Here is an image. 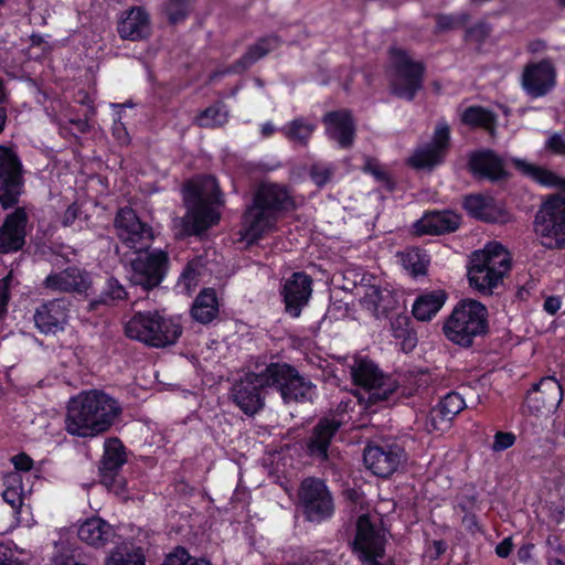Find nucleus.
<instances>
[{
	"instance_id": "774afa93",
	"label": "nucleus",
	"mask_w": 565,
	"mask_h": 565,
	"mask_svg": "<svg viewBox=\"0 0 565 565\" xmlns=\"http://www.w3.org/2000/svg\"><path fill=\"white\" fill-rule=\"evenodd\" d=\"M0 565H28L24 561L13 555L10 548L0 544Z\"/></svg>"
},
{
	"instance_id": "13d9d810",
	"label": "nucleus",
	"mask_w": 565,
	"mask_h": 565,
	"mask_svg": "<svg viewBox=\"0 0 565 565\" xmlns=\"http://www.w3.org/2000/svg\"><path fill=\"white\" fill-rule=\"evenodd\" d=\"M366 170L374 177V179L381 183V185L387 191L393 192L395 190L396 183L391 174L380 168L379 166L367 164Z\"/></svg>"
},
{
	"instance_id": "c85d7f7f",
	"label": "nucleus",
	"mask_w": 565,
	"mask_h": 565,
	"mask_svg": "<svg viewBox=\"0 0 565 565\" xmlns=\"http://www.w3.org/2000/svg\"><path fill=\"white\" fill-rule=\"evenodd\" d=\"M92 281L86 270L68 266L60 273L50 274L44 279L45 288L55 291L85 294Z\"/></svg>"
},
{
	"instance_id": "bb28decb",
	"label": "nucleus",
	"mask_w": 565,
	"mask_h": 565,
	"mask_svg": "<svg viewBox=\"0 0 565 565\" xmlns=\"http://www.w3.org/2000/svg\"><path fill=\"white\" fill-rule=\"evenodd\" d=\"M68 318V307L64 299H53L40 305L33 319L36 329L43 334H55L64 330Z\"/></svg>"
},
{
	"instance_id": "3c124183",
	"label": "nucleus",
	"mask_w": 565,
	"mask_h": 565,
	"mask_svg": "<svg viewBox=\"0 0 565 565\" xmlns=\"http://www.w3.org/2000/svg\"><path fill=\"white\" fill-rule=\"evenodd\" d=\"M492 28L490 23L484 20L478 21L473 25L466 28L463 40L466 42L476 43L479 46L483 45L490 36Z\"/></svg>"
},
{
	"instance_id": "412c9836",
	"label": "nucleus",
	"mask_w": 565,
	"mask_h": 565,
	"mask_svg": "<svg viewBox=\"0 0 565 565\" xmlns=\"http://www.w3.org/2000/svg\"><path fill=\"white\" fill-rule=\"evenodd\" d=\"M524 92L532 98L543 97L556 85V68L550 58L527 63L522 72Z\"/></svg>"
},
{
	"instance_id": "f03ea898",
	"label": "nucleus",
	"mask_w": 565,
	"mask_h": 565,
	"mask_svg": "<svg viewBox=\"0 0 565 565\" xmlns=\"http://www.w3.org/2000/svg\"><path fill=\"white\" fill-rule=\"evenodd\" d=\"M297 209L287 185L264 182L252 195L250 203L241 217V238L247 244H256L265 234L276 230L278 221Z\"/></svg>"
},
{
	"instance_id": "423d86ee",
	"label": "nucleus",
	"mask_w": 565,
	"mask_h": 565,
	"mask_svg": "<svg viewBox=\"0 0 565 565\" xmlns=\"http://www.w3.org/2000/svg\"><path fill=\"white\" fill-rule=\"evenodd\" d=\"M511 269V259L500 243L475 250L468 265L469 286L481 295H491Z\"/></svg>"
},
{
	"instance_id": "bf43d9fd",
	"label": "nucleus",
	"mask_w": 565,
	"mask_h": 565,
	"mask_svg": "<svg viewBox=\"0 0 565 565\" xmlns=\"http://www.w3.org/2000/svg\"><path fill=\"white\" fill-rule=\"evenodd\" d=\"M191 558L189 551L179 545L166 555L162 565H188Z\"/></svg>"
},
{
	"instance_id": "2eb2a0df",
	"label": "nucleus",
	"mask_w": 565,
	"mask_h": 565,
	"mask_svg": "<svg viewBox=\"0 0 565 565\" xmlns=\"http://www.w3.org/2000/svg\"><path fill=\"white\" fill-rule=\"evenodd\" d=\"M386 543L385 535L376 529L367 514L358 518L352 553L363 565L384 558Z\"/></svg>"
},
{
	"instance_id": "1a4fd4ad",
	"label": "nucleus",
	"mask_w": 565,
	"mask_h": 565,
	"mask_svg": "<svg viewBox=\"0 0 565 565\" xmlns=\"http://www.w3.org/2000/svg\"><path fill=\"white\" fill-rule=\"evenodd\" d=\"M259 372L263 383L268 390L277 392L285 404L312 401L317 387L295 365L281 361L269 362Z\"/></svg>"
},
{
	"instance_id": "49530a36",
	"label": "nucleus",
	"mask_w": 565,
	"mask_h": 565,
	"mask_svg": "<svg viewBox=\"0 0 565 565\" xmlns=\"http://www.w3.org/2000/svg\"><path fill=\"white\" fill-rule=\"evenodd\" d=\"M358 405L362 406V408L365 411V403L360 401L359 394H345L341 397L335 408L332 409L331 414L327 417L335 420L341 419L343 426L351 419L350 413H353Z\"/></svg>"
},
{
	"instance_id": "0e129e2a",
	"label": "nucleus",
	"mask_w": 565,
	"mask_h": 565,
	"mask_svg": "<svg viewBox=\"0 0 565 565\" xmlns=\"http://www.w3.org/2000/svg\"><path fill=\"white\" fill-rule=\"evenodd\" d=\"M11 462L15 470L29 472L33 468V459L25 452H19L11 458Z\"/></svg>"
},
{
	"instance_id": "58836bf2",
	"label": "nucleus",
	"mask_w": 565,
	"mask_h": 565,
	"mask_svg": "<svg viewBox=\"0 0 565 565\" xmlns=\"http://www.w3.org/2000/svg\"><path fill=\"white\" fill-rule=\"evenodd\" d=\"M516 167L540 185L546 188H556L565 192V178L559 177L555 172L524 161H518Z\"/></svg>"
},
{
	"instance_id": "7ed1b4c3",
	"label": "nucleus",
	"mask_w": 565,
	"mask_h": 565,
	"mask_svg": "<svg viewBox=\"0 0 565 565\" xmlns=\"http://www.w3.org/2000/svg\"><path fill=\"white\" fill-rule=\"evenodd\" d=\"M183 199L186 213L182 226L186 235L199 236L218 224L224 194L214 175H204L198 183L186 182L183 186Z\"/></svg>"
},
{
	"instance_id": "864d4df0",
	"label": "nucleus",
	"mask_w": 565,
	"mask_h": 565,
	"mask_svg": "<svg viewBox=\"0 0 565 565\" xmlns=\"http://www.w3.org/2000/svg\"><path fill=\"white\" fill-rule=\"evenodd\" d=\"M515 441L516 435L514 433L498 430L493 436L491 450L493 452H502L514 446Z\"/></svg>"
},
{
	"instance_id": "4d7b16f0",
	"label": "nucleus",
	"mask_w": 565,
	"mask_h": 565,
	"mask_svg": "<svg viewBox=\"0 0 565 565\" xmlns=\"http://www.w3.org/2000/svg\"><path fill=\"white\" fill-rule=\"evenodd\" d=\"M106 565H146V559L141 554L118 553L111 555L107 559Z\"/></svg>"
},
{
	"instance_id": "37998d69",
	"label": "nucleus",
	"mask_w": 565,
	"mask_h": 565,
	"mask_svg": "<svg viewBox=\"0 0 565 565\" xmlns=\"http://www.w3.org/2000/svg\"><path fill=\"white\" fill-rule=\"evenodd\" d=\"M225 106L217 102L205 109L201 110L195 118V125L201 128H218L228 121Z\"/></svg>"
},
{
	"instance_id": "603ef678",
	"label": "nucleus",
	"mask_w": 565,
	"mask_h": 565,
	"mask_svg": "<svg viewBox=\"0 0 565 565\" xmlns=\"http://www.w3.org/2000/svg\"><path fill=\"white\" fill-rule=\"evenodd\" d=\"M52 563L53 565H86L76 558V548H73L70 544L56 546Z\"/></svg>"
},
{
	"instance_id": "c03bdc74",
	"label": "nucleus",
	"mask_w": 565,
	"mask_h": 565,
	"mask_svg": "<svg viewBox=\"0 0 565 565\" xmlns=\"http://www.w3.org/2000/svg\"><path fill=\"white\" fill-rule=\"evenodd\" d=\"M445 158L446 153L444 151L427 143L414 153L411 162L417 169H431L443 163Z\"/></svg>"
},
{
	"instance_id": "e433bc0d",
	"label": "nucleus",
	"mask_w": 565,
	"mask_h": 565,
	"mask_svg": "<svg viewBox=\"0 0 565 565\" xmlns=\"http://www.w3.org/2000/svg\"><path fill=\"white\" fill-rule=\"evenodd\" d=\"M316 129L317 125L315 122L303 116H298L286 122L279 131L288 141L306 147Z\"/></svg>"
},
{
	"instance_id": "cd10ccee",
	"label": "nucleus",
	"mask_w": 565,
	"mask_h": 565,
	"mask_svg": "<svg viewBox=\"0 0 565 565\" xmlns=\"http://www.w3.org/2000/svg\"><path fill=\"white\" fill-rule=\"evenodd\" d=\"M461 215L452 210H429L416 222L422 235H443L456 232L461 225Z\"/></svg>"
},
{
	"instance_id": "69168bd1",
	"label": "nucleus",
	"mask_w": 565,
	"mask_h": 565,
	"mask_svg": "<svg viewBox=\"0 0 565 565\" xmlns=\"http://www.w3.org/2000/svg\"><path fill=\"white\" fill-rule=\"evenodd\" d=\"M546 148L554 154L565 156V139L561 135L554 134L547 139Z\"/></svg>"
},
{
	"instance_id": "052dcab7",
	"label": "nucleus",
	"mask_w": 565,
	"mask_h": 565,
	"mask_svg": "<svg viewBox=\"0 0 565 565\" xmlns=\"http://www.w3.org/2000/svg\"><path fill=\"white\" fill-rule=\"evenodd\" d=\"M111 135L115 138V140L120 146H127L130 143V136L127 130V127L121 121V114L116 113V118L114 119L113 126H111Z\"/></svg>"
},
{
	"instance_id": "680f3d73",
	"label": "nucleus",
	"mask_w": 565,
	"mask_h": 565,
	"mask_svg": "<svg viewBox=\"0 0 565 565\" xmlns=\"http://www.w3.org/2000/svg\"><path fill=\"white\" fill-rule=\"evenodd\" d=\"M12 281V275L9 273L6 277L0 279V318L4 317L8 312V306L10 301V286Z\"/></svg>"
},
{
	"instance_id": "72a5a7b5",
	"label": "nucleus",
	"mask_w": 565,
	"mask_h": 565,
	"mask_svg": "<svg viewBox=\"0 0 565 565\" xmlns=\"http://www.w3.org/2000/svg\"><path fill=\"white\" fill-rule=\"evenodd\" d=\"M448 295L443 289L425 291L415 299L412 313L418 321H430L444 307Z\"/></svg>"
},
{
	"instance_id": "f3484780",
	"label": "nucleus",
	"mask_w": 565,
	"mask_h": 565,
	"mask_svg": "<svg viewBox=\"0 0 565 565\" xmlns=\"http://www.w3.org/2000/svg\"><path fill=\"white\" fill-rule=\"evenodd\" d=\"M313 292V279L306 271H294L282 282L279 294L284 303V311L292 319L301 316Z\"/></svg>"
},
{
	"instance_id": "5701e85b",
	"label": "nucleus",
	"mask_w": 565,
	"mask_h": 565,
	"mask_svg": "<svg viewBox=\"0 0 565 565\" xmlns=\"http://www.w3.org/2000/svg\"><path fill=\"white\" fill-rule=\"evenodd\" d=\"M341 427V419L321 417L305 440L306 454L319 462L328 461L331 443Z\"/></svg>"
},
{
	"instance_id": "4c0bfd02",
	"label": "nucleus",
	"mask_w": 565,
	"mask_h": 565,
	"mask_svg": "<svg viewBox=\"0 0 565 565\" xmlns=\"http://www.w3.org/2000/svg\"><path fill=\"white\" fill-rule=\"evenodd\" d=\"M399 256L403 267L413 278L427 275L430 256L425 248L411 246L403 250Z\"/></svg>"
},
{
	"instance_id": "0eeeda50",
	"label": "nucleus",
	"mask_w": 565,
	"mask_h": 565,
	"mask_svg": "<svg viewBox=\"0 0 565 565\" xmlns=\"http://www.w3.org/2000/svg\"><path fill=\"white\" fill-rule=\"evenodd\" d=\"M387 77L391 94L397 98L413 102L424 88L426 64L414 60L403 47L391 46L387 51Z\"/></svg>"
},
{
	"instance_id": "4be33fe9",
	"label": "nucleus",
	"mask_w": 565,
	"mask_h": 565,
	"mask_svg": "<svg viewBox=\"0 0 565 565\" xmlns=\"http://www.w3.org/2000/svg\"><path fill=\"white\" fill-rule=\"evenodd\" d=\"M127 462L126 447L118 437H110L104 443V452L98 467L100 482L109 489H119L120 471Z\"/></svg>"
},
{
	"instance_id": "9b49d317",
	"label": "nucleus",
	"mask_w": 565,
	"mask_h": 565,
	"mask_svg": "<svg viewBox=\"0 0 565 565\" xmlns=\"http://www.w3.org/2000/svg\"><path fill=\"white\" fill-rule=\"evenodd\" d=\"M298 509L305 521L313 524H321L334 515L333 495L324 480L308 477L300 482Z\"/></svg>"
},
{
	"instance_id": "09e8293b",
	"label": "nucleus",
	"mask_w": 565,
	"mask_h": 565,
	"mask_svg": "<svg viewBox=\"0 0 565 565\" xmlns=\"http://www.w3.org/2000/svg\"><path fill=\"white\" fill-rule=\"evenodd\" d=\"M205 271V259L203 256H195L192 259H190L186 265L184 266L181 276L180 281L190 289L191 287H195L199 281L200 277L203 276Z\"/></svg>"
},
{
	"instance_id": "f704fd0d",
	"label": "nucleus",
	"mask_w": 565,
	"mask_h": 565,
	"mask_svg": "<svg viewBox=\"0 0 565 565\" xmlns=\"http://www.w3.org/2000/svg\"><path fill=\"white\" fill-rule=\"evenodd\" d=\"M218 312L220 306L215 289L203 288L193 301L191 317L202 324H207L218 316Z\"/></svg>"
},
{
	"instance_id": "c9c22d12",
	"label": "nucleus",
	"mask_w": 565,
	"mask_h": 565,
	"mask_svg": "<svg viewBox=\"0 0 565 565\" xmlns=\"http://www.w3.org/2000/svg\"><path fill=\"white\" fill-rule=\"evenodd\" d=\"M393 302L392 291L376 285L366 286L361 298L362 307L371 311L375 317L386 316L393 308Z\"/></svg>"
},
{
	"instance_id": "473e14b6",
	"label": "nucleus",
	"mask_w": 565,
	"mask_h": 565,
	"mask_svg": "<svg viewBox=\"0 0 565 565\" xmlns=\"http://www.w3.org/2000/svg\"><path fill=\"white\" fill-rule=\"evenodd\" d=\"M115 529L99 516L86 519L77 530L78 539L94 547H104L115 537Z\"/></svg>"
},
{
	"instance_id": "c756f323",
	"label": "nucleus",
	"mask_w": 565,
	"mask_h": 565,
	"mask_svg": "<svg viewBox=\"0 0 565 565\" xmlns=\"http://www.w3.org/2000/svg\"><path fill=\"white\" fill-rule=\"evenodd\" d=\"M466 407L463 397L451 391L443 396L436 406H434L428 414L427 425L433 430H445L452 419Z\"/></svg>"
},
{
	"instance_id": "20e7f679",
	"label": "nucleus",
	"mask_w": 565,
	"mask_h": 565,
	"mask_svg": "<svg viewBox=\"0 0 565 565\" xmlns=\"http://www.w3.org/2000/svg\"><path fill=\"white\" fill-rule=\"evenodd\" d=\"M488 308L479 300L465 298L452 308L443 324V333L451 343L469 349L477 338L490 331Z\"/></svg>"
},
{
	"instance_id": "393cba45",
	"label": "nucleus",
	"mask_w": 565,
	"mask_h": 565,
	"mask_svg": "<svg viewBox=\"0 0 565 565\" xmlns=\"http://www.w3.org/2000/svg\"><path fill=\"white\" fill-rule=\"evenodd\" d=\"M28 214L18 207L8 214L0 227V254L19 252L25 245Z\"/></svg>"
},
{
	"instance_id": "5fc2aeb1",
	"label": "nucleus",
	"mask_w": 565,
	"mask_h": 565,
	"mask_svg": "<svg viewBox=\"0 0 565 565\" xmlns=\"http://www.w3.org/2000/svg\"><path fill=\"white\" fill-rule=\"evenodd\" d=\"M429 145L440 149L447 154L450 147V128L447 124L438 125L434 131L433 139Z\"/></svg>"
},
{
	"instance_id": "6ab92c4d",
	"label": "nucleus",
	"mask_w": 565,
	"mask_h": 565,
	"mask_svg": "<svg viewBox=\"0 0 565 565\" xmlns=\"http://www.w3.org/2000/svg\"><path fill=\"white\" fill-rule=\"evenodd\" d=\"M267 391L260 372L249 371L234 384L233 402L244 414L253 416L264 408Z\"/></svg>"
},
{
	"instance_id": "a878e982",
	"label": "nucleus",
	"mask_w": 565,
	"mask_h": 565,
	"mask_svg": "<svg viewBox=\"0 0 565 565\" xmlns=\"http://www.w3.org/2000/svg\"><path fill=\"white\" fill-rule=\"evenodd\" d=\"M462 209L470 217L483 223L495 224L508 221V212L492 196L482 193L465 195Z\"/></svg>"
},
{
	"instance_id": "6e6552de",
	"label": "nucleus",
	"mask_w": 565,
	"mask_h": 565,
	"mask_svg": "<svg viewBox=\"0 0 565 565\" xmlns=\"http://www.w3.org/2000/svg\"><path fill=\"white\" fill-rule=\"evenodd\" d=\"M125 335L151 348H166L178 342L182 334L181 323L158 311H138L124 327Z\"/></svg>"
},
{
	"instance_id": "a211bd4d",
	"label": "nucleus",
	"mask_w": 565,
	"mask_h": 565,
	"mask_svg": "<svg viewBox=\"0 0 565 565\" xmlns=\"http://www.w3.org/2000/svg\"><path fill=\"white\" fill-rule=\"evenodd\" d=\"M406 460L405 449L396 443L367 445L363 452L365 467L380 478H390Z\"/></svg>"
},
{
	"instance_id": "338daca9",
	"label": "nucleus",
	"mask_w": 565,
	"mask_h": 565,
	"mask_svg": "<svg viewBox=\"0 0 565 565\" xmlns=\"http://www.w3.org/2000/svg\"><path fill=\"white\" fill-rule=\"evenodd\" d=\"M75 100H76V103H78L87 108L86 114H89L93 116L95 115V113H96L95 100L89 95V93L87 90L79 89L76 94Z\"/></svg>"
},
{
	"instance_id": "2f4dec72",
	"label": "nucleus",
	"mask_w": 565,
	"mask_h": 565,
	"mask_svg": "<svg viewBox=\"0 0 565 565\" xmlns=\"http://www.w3.org/2000/svg\"><path fill=\"white\" fill-rule=\"evenodd\" d=\"M117 31L121 39L140 41L150 36V17L142 7H132L118 22Z\"/></svg>"
},
{
	"instance_id": "a18cd8bd",
	"label": "nucleus",
	"mask_w": 565,
	"mask_h": 565,
	"mask_svg": "<svg viewBox=\"0 0 565 565\" xmlns=\"http://www.w3.org/2000/svg\"><path fill=\"white\" fill-rule=\"evenodd\" d=\"M469 12L438 13L435 15L434 33L439 34L452 30L462 29L470 21Z\"/></svg>"
},
{
	"instance_id": "79ce46f5",
	"label": "nucleus",
	"mask_w": 565,
	"mask_h": 565,
	"mask_svg": "<svg viewBox=\"0 0 565 565\" xmlns=\"http://www.w3.org/2000/svg\"><path fill=\"white\" fill-rule=\"evenodd\" d=\"M461 121L471 128L493 130L497 115L482 106H469L463 110Z\"/></svg>"
},
{
	"instance_id": "de8ad7c7",
	"label": "nucleus",
	"mask_w": 565,
	"mask_h": 565,
	"mask_svg": "<svg viewBox=\"0 0 565 565\" xmlns=\"http://www.w3.org/2000/svg\"><path fill=\"white\" fill-rule=\"evenodd\" d=\"M127 297L125 287L116 279L110 277L106 280L105 287L99 297L92 301V307L95 305H113L116 301L124 300Z\"/></svg>"
},
{
	"instance_id": "dca6fc26",
	"label": "nucleus",
	"mask_w": 565,
	"mask_h": 565,
	"mask_svg": "<svg viewBox=\"0 0 565 565\" xmlns=\"http://www.w3.org/2000/svg\"><path fill=\"white\" fill-rule=\"evenodd\" d=\"M564 398V388L555 375L543 376L527 390L524 407L530 415L555 413Z\"/></svg>"
},
{
	"instance_id": "f257e3e1",
	"label": "nucleus",
	"mask_w": 565,
	"mask_h": 565,
	"mask_svg": "<svg viewBox=\"0 0 565 565\" xmlns=\"http://www.w3.org/2000/svg\"><path fill=\"white\" fill-rule=\"evenodd\" d=\"M122 414L119 401L102 388L83 390L70 398L65 430L76 437L95 438L111 429Z\"/></svg>"
},
{
	"instance_id": "ddd939ff",
	"label": "nucleus",
	"mask_w": 565,
	"mask_h": 565,
	"mask_svg": "<svg viewBox=\"0 0 565 565\" xmlns=\"http://www.w3.org/2000/svg\"><path fill=\"white\" fill-rule=\"evenodd\" d=\"M23 164L18 153L0 145V205L8 210L15 206L24 190Z\"/></svg>"
},
{
	"instance_id": "9d476101",
	"label": "nucleus",
	"mask_w": 565,
	"mask_h": 565,
	"mask_svg": "<svg viewBox=\"0 0 565 565\" xmlns=\"http://www.w3.org/2000/svg\"><path fill=\"white\" fill-rule=\"evenodd\" d=\"M533 228L545 248L565 249V195L554 193L543 200L535 213Z\"/></svg>"
},
{
	"instance_id": "8fccbe9b",
	"label": "nucleus",
	"mask_w": 565,
	"mask_h": 565,
	"mask_svg": "<svg viewBox=\"0 0 565 565\" xmlns=\"http://www.w3.org/2000/svg\"><path fill=\"white\" fill-rule=\"evenodd\" d=\"M196 0H168L166 14L171 24L185 21L191 14Z\"/></svg>"
},
{
	"instance_id": "e2e57ef3",
	"label": "nucleus",
	"mask_w": 565,
	"mask_h": 565,
	"mask_svg": "<svg viewBox=\"0 0 565 565\" xmlns=\"http://www.w3.org/2000/svg\"><path fill=\"white\" fill-rule=\"evenodd\" d=\"M82 209L81 206L74 202L71 205L67 206V209L64 211L63 215L61 216V224L63 227L72 226L77 218L82 215Z\"/></svg>"
},
{
	"instance_id": "7c9ffc66",
	"label": "nucleus",
	"mask_w": 565,
	"mask_h": 565,
	"mask_svg": "<svg viewBox=\"0 0 565 565\" xmlns=\"http://www.w3.org/2000/svg\"><path fill=\"white\" fill-rule=\"evenodd\" d=\"M280 45L281 40L277 34L260 36L254 44L247 47L246 52L239 58L230 65L228 72L234 74L245 73L256 62L278 49Z\"/></svg>"
},
{
	"instance_id": "39448f33",
	"label": "nucleus",
	"mask_w": 565,
	"mask_h": 565,
	"mask_svg": "<svg viewBox=\"0 0 565 565\" xmlns=\"http://www.w3.org/2000/svg\"><path fill=\"white\" fill-rule=\"evenodd\" d=\"M351 377L353 384L363 390L359 393V398L365 403L366 412L376 413L395 403L398 381L385 375L369 358L354 359Z\"/></svg>"
},
{
	"instance_id": "a19ab883",
	"label": "nucleus",
	"mask_w": 565,
	"mask_h": 565,
	"mask_svg": "<svg viewBox=\"0 0 565 565\" xmlns=\"http://www.w3.org/2000/svg\"><path fill=\"white\" fill-rule=\"evenodd\" d=\"M430 383L431 376L427 371H408L403 375L402 382H398L397 393L406 397L422 395L428 390ZM397 398L398 394H396Z\"/></svg>"
},
{
	"instance_id": "aec40b11",
	"label": "nucleus",
	"mask_w": 565,
	"mask_h": 565,
	"mask_svg": "<svg viewBox=\"0 0 565 565\" xmlns=\"http://www.w3.org/2000/svg\"><path fill=\"white\" fill-rule=\"evenodd\" d=\"M467 170L476 181L500 183L510 177L503 159L492 149H478L468 154Z\"/></svg>"
},
{
	"instance_id": "ea45409f",
	"label": "nucleus",
	"mask_w": 565,
	"mask_h": 565,
	"mask_svg": "<svg viewBox=\"0 0 565 565\" xmlns=\"http://www.w3.org/2000/svg\"><path fill=\"white\" fill-rule=\"evenodd\" d=\"M412 324V319L406 315H397L391 320L392 334L401 341V348L405 353L412 352L418 342L417 332Z\"/></svg>"
},
{
	"instance_id": "f8f14e48",
	"label": "nucleus",
	"mask_w": 565,
	"mask_h": 565,
	"mask_svg": "<svg viewBox=\"0 0 565 565\" xmlns=\"http://www.w3.org/2000/svg\"><path fill=\"white\" fill-rule=\"evenodd\" d=\"M170 257L167 250L161 248H148L139 250L130 260V281L143 291H150L159 287L168 276Z\"/></svg>"
},
{
	"instance_id": "4468645a",
	"label": "nucleus",
	"mask_w": 565,
	"mask_h": 565,
	"mask_svg": "<svg viewBox=\"0 0 565 565\" xmlns=\"http://www.w3.org/2000/svg\"><path fill=\"white\" fill-rule=\"evenodd\" d=\"M114 225L121 243L135 253L151 248L154 232L151 225L142 222L130 206L120 207L115 216Z\"/></svg>"
},
{
	"instance_id": "b1692460",
	"label": "nucleus",
	"mask_w": 565,
	"mask_h": 565,
	"mask_svg": "<svg viewBox=\"0 0 565 565\" xmlns=\"http://www.w3.org/2000/svg\"><path fill=\"white\" fill-rule=\"evenodd\" d=\"M321 122L326 135L335 140L341 149H350L355 141L356 125L353 114L348 108L330 110L323 114Z\"/></svg>"
},
{
	"instance_id": "6e6d98bb",
	"label": "nucleus",
	"mask_w": 565,
	"mask_h": 565,
	"mask_svg": "<svg viewBox=\"0 0 565 565\" xmlns=\"http://www.w3.org/2000/svg\"><path fill=\"white\" fill-rule=\"evenodd\" d=\"M309 175H310L311 181L318 188L321 189L330 182V180L333 175V171L329 167L316 163V164L311 166V168L309 170Z\"/></svg>"
}]
</instances>
